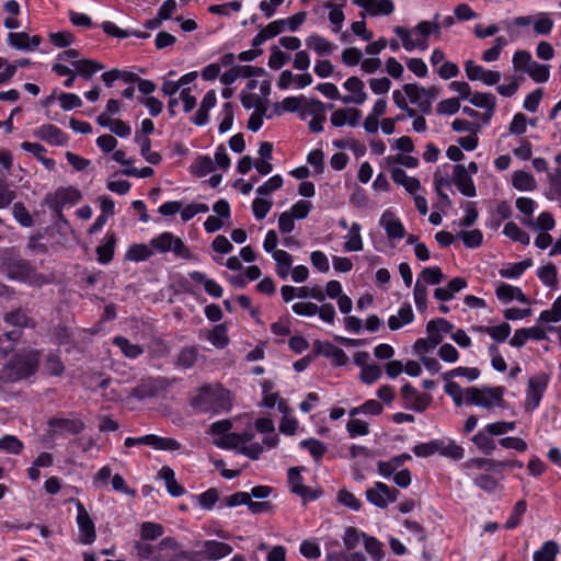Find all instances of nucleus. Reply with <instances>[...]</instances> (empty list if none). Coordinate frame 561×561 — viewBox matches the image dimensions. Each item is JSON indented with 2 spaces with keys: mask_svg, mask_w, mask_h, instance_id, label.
Segmentation results:
<instances>
[{
  "mask_svg": "<svg viewBox=\"0 0 561 561\" xmlns=\"http://www.w3.org/2000/svg\"><path fill=\"white\" fill-rule=\"evenodd\" d=\"M306 46L314 50L320 56H328L336 48V46L319 34H311L306 39Z\"/></svg>",
  "mask_w": 561,
  "mask_h": 561,
  "instance_id": "25",
  "label": "nucleus"
},
{
  "mask_svg": "<svg viewBox=\"0 0 561 561\" xmlns=\"http://www.w3.org/2000/svg\"><path fill=\"white\" fill-rule=\"evenodd\" d=\"M279 34L276 26L273 25V23H268L266 26L261 28V31L253 37L252 39V46L259 47L266 41L277 36Z\"/></svg>",
  "mask_w": 561,
  "mask_h": 561,
  "instance_id": "62",
  "label": "nucleus"
},
{
  "mask_svg": "<svg viewBox=\"0 0 561 561\" xmlns=\"http://www.w3.org/2000/svg\"><path fill=\"white\" fill-rule=\"evenodd\" d=\"M413 296L417 310L421 312L425 311L427 308V288L420 279H416Z\"/></svg>",
  "mask_w": 561,
  "mask_h": 561,
  "instance_id": "61",
  "label": "nucleus"
},
{
  "mask_svg": "<svg viewBox=\"0 0 561 561\" xmlns=\"http://www.w3.org/2000/svg\"><path fill=\"white\" fill-rule=\"evenodd\" d=\"M72 502H76L77 506V524L79 528V541L83 545H91L95 541L96 533L95 526L90 517L88 511L83 506V504L75 499H71Z\"/></svg>",
  "mask_w": 561,
  "mask_h": 561,
  "instance_id": "10",
  "label": "nucleus"
},
{
  "mask_svg": "<svg viewBox=\"0 0 561 561\" xmlns=\"http://www.w3.org/2000/svg\"><path fill=\"white\" fill-rule=\"evenodd\" d=\"M512 183L518 191H534L536 188V181L534 176L525 171L514 172Z\"/></svg>",
  "mask_w": 561,
  "mask_h": 561,
  "instance_id": "38",
  "label": "nucleus"
},
{
  "mask_svg": "<svg viewBox=\"0 0 561 561\" xmlns=\"http://www.w3.org/2000/svg\"><path fill=\"white\" fill-rule=\"evenodd\" d=\"M468 101L476 107L495 111L496 99L492 93H471Z\"/></svg>",
  "mask_w": 561,
  "mask_h": 561,
  "instance_id": "41",
  "label": "nucleus"
},
{
  "mask_svg": "<svg viewBox=\"0 0 561 561\" xmlns=\"http://www.w3.org/2000/svg\"><path fill=\"white\" fill-rule=\"evenodd\" d=\"M301 105V99L297 96H287L280 103L274 104V112L276 115H282L283 112L295 113Z\"/></svg>",
  "mask_w": 561,
  "mask_h": 561,
  "instance_id": "55",
  "label": "nucleus"
},
{
  "mask_svg": "<svg viewBox=\"0 0 561 561\" xmlns=\"http://www.w3.org/2000/svg\"><path fill=\"white\" fill-rule=\"evenodd\" d=\"M49 432L51 436L75 435L84 428V424L80 420L53 417L48 421Z\"/></svg>",
  "mask_w": 561,
  "mask_h": 561,
  "instance_id": "14",
  "label": "nucleus"
},
{
  "mask_svg": "<svg viewBox=\"0 0 561 561\" xmlns=\"http://www.w3.org/2000/svg\"><path fill=\"white\" fill-rule=\"evenodd\" d=\"M319 352L323 356L331 358L336 366H344L348 362V357L345 352L332 343H324L319 347Z\"/></svg>",
  "mask_w": 561,
  "mask_h": 561,
  "instance_id": "30",
  "label": "nucleus"
},
{
  "mask_svg": "<svg viewBox=\"0 0 561 561\" xmlns=\"http://www.w3.org/2000/svg\"><path fill=\"white\" fill-rule=\"evenodd\" d=\"M135 141L140 146V153L146 159V161L151 164H159L161 162V154L151 150V141L148 137L136 133Z\"/></svg>",
  "mask_w": 561,
  "mask_h": 561,
  "instance_id": "28",
  "label": "nucleus"
},
{
  "mask_svg": "<svg viewBox=\"0 0 561 561\" xmlns=\"http://www.w3.org/2000/svg\"><path fill=\"white\" fill-rule=\"evenodd\" d=\"M442 448V440L434 439L427 443H421L413 447V453L417 457H430L435 453H438Z\"/></svg>",
  "mask_w": 561,
  "mask_h": 561,
  "instance_id": "54",
  "label": "nucleus"
},
{
  "mask_svg": "<svg viewBox=\"0 0 561 561\" xmlns=\"http://www.w3.org/2000/svg\"><path fill=\"white\" fill-rule=\"evenodd\" d=\"M559 552L560 547L556 541H546L541 548L534 553V561H556Z\"/></svg>",
  "mask_w": 561,
  "mask_h": 561,
  "instance_id": "33",
  "label": "nucleus"
},
{
  "mask_svg": "<svg viewBox=\"0 0 561 561\" xmlns=\"http://www.w3.org/2000/svg\"><path fill=\"white\" fill-rule=\"evenodd\" d=\"M232 547L217 540H206L201 543V549L190 551L188 561H216L229 556Z\"/></svg>",
  "mask_w": 561,
  "mask_h": 561,
  "instance_id": "6",
  "label": "nucleus"
},
{
  "mask_svg": "<svg viewBox=\"0 0 561 561\" xmlns=\"http://www.w3.org/2000/svg\"><path fill=\"white\" fill-rule=\"evenodd\" d=\"M383 411L382 404L374 399L367 400L362 405L350 410V416L355 417L358 414L379 415Z\"/></svg>",
  "mask_w": 561,
  "mask_h": 561,
  "instance_id": "36",
  "label": "nucleus"
},
{
  "mask_svg": "<svg viewBox=\"0 0 561 561\" xmlns=\"http://www.w3.org/2000/svg\"><path fill=\"white\" fill-rule=\"evenodd\" d=\"M287 476L290 491L300 496L302 500L313 501L321 496L322 492L320 490H313L302 484V478L299 468L291 467L288 470Z\"/></svg>",
  "mask_w": 561,
  "mask_h": 561,
  "instance_id": "13",
  "label": "nucleus"
},
{
  "mask_svg": "<svg viewBox=\"0 0 561 561\" xmlns=\"http://www.w3.org/2000/svg\"><path fill=\"white\" fill-rule=\"evenodd\" d=\"M346 431L350 437L365 436L369 433V425L360 419H351L346 424Z\"/></svg>",
  "mask_w": 561,
  "mask_h": 561,
  "instance_id": "57",
  "label": "nucleus"
},
{
  "mask_svg": "<svg viewBox=\"0 0 561 561\" xmlns=\"http://www.w3.org/2000/svg\"><path fill=\"white\" fill-rule=\"evenodd\" d=\"M457 238L461 239L467 248H478L482 244L483 234L479 229L469 231H460L457 233Z\"/></svg>",
  "mask_w": 561,
  "mask_h": 561,
  "instance_id": "53",
  "label": "nucleus"
},
{
  "mask_svg": "<svg viewBox=\"0 0 561 561\" xmlns=\"http://www.w3.org/2000/svg\"><path fill=\"white\" fill-rule=\"evenodd\" d=\"M126 447H134L137 445L151 446L157 450H179L181 444L171 437H160L154 434L145 435L141 437H127L124 442Z\"/></svg>",
  "mask_w": 561,
  "mask_h": 561,
  "instance_id": "8",
  "label": "nucleus"
},
{
  "mask_svg": "<svg viewBox=\"0 0 561 561\" xmlns=\"http://www.w3.org/2000/svg\"><path fill=\"white\" fill-rule=\"evenodd\" d=\"M171 241H174V234L165 231L152 238L150 240V247L160 253H167L171 251Z\"/></svg>",
  "mask_w": 561,
  "mask_h": 561,
  "instance_id": "52",
  "label": "nucleus"
},
{
  "mask_svg": "<svg viewBox=\"0 0 561 561\" xmlns=\"http://www.w3.org/2000/svg\"><path fill=\"white\" fill-rule=\"evenodd\" d=\"M38 365V351L31 350L15 354L0 368V391L5 385L19 382L35 375Z\"/></svg>",
  "mask_w": 561,
  "mask_h": 561,
  "instance_id": "2",
  "label": "nucleus"
},
{
  "mask_svg": "<svg viewBox=\"0 0 561 561\" xmlns=\"http://www.w3.org/2000/svg\"><path fill=\"white\" fill-rule=\"evenodd\" d=\"M364 536H366V534L359 531L355 527H347L343 535V542L345 548L347 550L355 549L358 546L360 539L364 540Z\"/></svg>",
  "mask_w": 561,
  "mask_h": 561,
  "instance_id": "59",
  "label": "nucleus"
},
{
  "mask_svg": "<svg viewBox=\"0 0 561 561\" xmlns=\"http://www.w3.org/2000/svg\"><path fill=\"white\" fill-rule=\"evenodd\" d=\"M344 88L351 92V95H345L342 98L344 104H356L360 105L367 100V93L365 92V84L358 77H350L344 82Z\"/></svg>",
  "mask_w": 561,
  "mask_h": 561,
  "instance_id": "16",
  "label": "nucleus"
},
{
  "mask_svg": "<svg viewBox=\"0 0 561 561\" xmlns=\"http://www.w3.org/2000/svg\"><path fill=\"white\" fill-rule=\"evenodd\" d=\"M453 183L457 186L459 192L468 197L477 195V190L463 164H456L453 172Z\"/></svg>",
  "mask_w": 561,
  "mask_h": 561,
  "instance_id": "15",
  "label": "nucleus"
},
{
  "mask_svg": "<svg viewBox=\"0 0 561 561\" xmlns=\"http://www.w3.org/2000/svg\"><path fill=\"white\" fill-rule=\"evenodd\" d=\"M402 90L410 99L411 103L416 104L423 114H430L432 112V105H430L426 96L421 93L422 87L415 83H405Z\"/></svg>",
  "mask_w": 561,
  "mask_h": 561,
  "instance_id": "22",
  "label": "nucleus"
},
{
  "mask_svg": "<svg viewBox=\"0 0 561 561\" xmlns=\"http://www.w3.org/2000/svg\"><path fill=\"white\" fill-rule=\"evenodd\" d=\"M198 357V351L195 346L183 347L176 358L175 365L184 369L192 368Z\"/></svg>",
  "mask_w": 561,
  "mask_h": 561,
  "instance_id": "37",
  "label": "nucleus"
},
{
  "mask_svg": "<svg viewBox=\"0 0 561 561\" xmlns=\"http://www.w3.org/2000/svg\"><path fill=\"white\" fill-rule=\"evenodd\" d=\"M154 254L150 244L136 243L129 247L125 254V260L133 262H142L148 260Z\"/></svg>",
  "mask_w": 561,
  "mask_h": 561,
  "instance_id": "29",
  "label": "nucleus"
},
{
  "mask_svg": "<svg viewBox=\"0 0 561 561\" xmlns=\"http://www.w3.org/2000/svg\"><path fill=\"white\" fill-rule=\"evenodd\" d=\"M444 278L445 275L439 266L424 267L417 277L421 283L425 284V287L427 285H438Z\"/></svg>",
  "mask_w": 561,
  "mask_h": 561,
  "instance_id": "34",
  "label": "nucleus"
},
{
  "mask_svg": "<svg viewBox=\"0 0 561 561\" xmlns=\"http://www.w3.org/2000/svg\"><path fill=\"white\" fill-rule=\"evenodd\" d=\"M380 226L383 227L389 240L402 239L405 230L401 220L390 210H386L380 218Z\"/></svg>",
  "mask_w": 561,
  "mask_h": 561,
  "instance_id": "17",
  "label": "nucleus"
},
{
  "mask_svg": "<svg viewBox=\"0 0 561 561\" xmlns=\"http://www.w3.org/2000/svg\"><path fill=\"white\" fill-rule=\"evenodd\" d=\"M440 14L436 12L431 21L422 20L414 27L396 26L393 32L399 36L405 50H426L428 37L440 38Z\"/></svg>",
  "mask_w": 561,
  "mask_h": 561,
  "instance_id": "1",
  "label": "nucleus"
},
{
  "mask_svg": "<svg viewBox=\"0 0 561 561\" xmlns=\"http://www.w3.org/2000/svg\"><path fill=\"white\" fill-rule=\"evenodd\" d=\"M45 369L51 376H61L65 370V366L56 353H49L45 362Z\"/></svg>",
  "mask_w": 561,
  "mask_h": 561,
  "instance_id": "63",
  "label": "nucleus"
},
{
  "mask_svg": "<svg viewBox=\"0 0 561 561\" xmlns=\"http://www.w3.org/2000/svg\"><path fill=\"white\" fill-rule=\"evenodd\" d=\"M5 276L15 282L41 286L46 283L45 276L37 273L35 267L25 259H11L2 264Z\"/></svg>",
  "mask_w": 561,
  "mask_h": 561,
  "instance_id": "4",
  "label": "nucleus"
},
{
  "mask_svg": "<svg viewBox=\"0 0 561 561\" xmlns=\"http://www.w3.org/2000/svg\"><path fill=\"white\" fill-rule=\"evenodd\" d=\"M548 382L549 376L545 373H539L528 379V388L525 400L526 410L533 411L539 405Z\"/></svg>",
  "mask_w": 561,
  "mask_h": 561,
  "instance_id": "9",
  "label": "nucleus"
},
{
  "mask_svg": "<svg viewBox=\"0 0 561 561\" xmlns=\"http://www.w3.org/2000/svg\"><path fill=\"white\" fill-rule=\"evenodd\" d=\"M231 396L220 385H207L191 399V407L197 413L218 414L231 409Z\"/></svg>",
  "mask_w": 561,
  "mask_h": 561,
  "instance_id": "3",
  "label": "nucleus"
},
{
  "mask_svg": "<svg viewBox=\"0 0 561 561\" xmlns=\"http://www.w3.org/2000/svg\"><path fill=\"white\" fill-rule=\"evenodd\" d=\"M364 547L367 553L375 560L381 561L385 557V551L382 549V543L371 536H364Z\"/></svg>",
  "mask_w": 561,
  "mask_h": 561,
  "instance_id": "45",
  "label": "nucleus"
},
{
  "mask_svg": "<svg viewBox=\"0 0 561 561\" xmlns=\"http://www.w3.org/2000/svg\"><path fill=\"white\" fill-rule=\"evenodd\" d=\"M164 533V528L162 525L152 523V522H144L140 525V539L141 540H156Z\"/></svg>",
  "mask_w": 561,
  "mask_h": 561,
  "instance_id": "43",
  "label": "nucleus"
},
{
  "mask_svg": "<svg viewBox=\"0 0 561 561\" xmlns=\"http://www.w3.org/2000/svg\"><path fill=\"white\" fill-rule=\"evenodd\" d=\"M414 314L410 304L403 305L398 316H391L388 320L389 329L392 331L399 330L404 324H409L413 321Z\"/></svg>",
  "mask_w": 561,
  "mask_h": 561,
  "instance_id": "27",
  "label": "nucleus"
},
{
  "mask_svg": "<svg viewBox=\"0 0 561 561\" xmlns=\"http://www.w3.org/2000/svg\"><path fill=\"white\" fill-rule=\"evenodd\" d=\"M192 168L197 176H204L215 171V163L210 157L199 156Z\"/></svg>",
  "mask_w": 561,
  "mask_h": 561,
  "instance_id": "58",
  "label": "nucleus"
},
{
  "mask_svg": "<svg viewBox=\"0 0 561 561\" xmlns=\"http://www.w3.org/2000/svg\"><path fill=\"white\" fill-rule=\"evenodd\" d=\"M491 434L488 432L480 431L473 437L472 442L474 445L485 455H490L496 448L495 442L490 437Z\"/></svg>",
  "mask_w": 561,
  "mask_h": 561,
  "instance_id": "42",
  "label": "nucleus"
},
{
  "mask_svg": "<svg viewBox=\"0 0 561 561\" xmlns=\"http://www.w3.org/2000/svg\"><path fill=\"white\" fill-rule=\"evenodd\" d=\"M503 232L510 239L520 242L522 244H528L530 237L527 232L522 230L515 222L510 221L504 226Z\"/></svg>",
  "mask_w": 561,
  "mask_h": 561,
  "instance_id": "49",
  "label": "nucleus"
},
{
  "mask_svg": "<svg viewBox=\"0 0 561 561\" xmlns=\"http://www.w3.org/2000/svg\"><path fill=\"white\" fill-rule=\"evenodd\" d=\"M23 447V443L14 435H5L0 438V450L8 454L19 455Z\"/></svg>",
  "mask_w": 561,
  "mask_h": 561,
  "instance_id": "51",
  "label": "nucleus"
},
{
  "mask_svg": "<svg viewBox=\"0 0 561 561\" xmlns=\"http://www.w3.org/2000/svg\"><path fill=\"white\" fill-rule=\"evenodd\" d=\"M454 330V324L444 318H436L426 324V332L428 335L438 336L443 341L444 333H450Z\"/></svg>",
  "mask_w": 561,
  "mask_h": 561,
  "instance_id": "31",
  "label": "nucleus"
},
{
  "mask_svg": "<svg viewBox=\"0 0 561 561\" xmlns=\"http://www.w3.org/2000/svg\"><path fill=\"white\" fill-rule=\"evenodd\" d=\"M81 199V193L78 188L69 186L56 191L54 197L47 196L46 201L59 218H62V208L66 204H76Z\"/></svg>",
  "mask_w": 561,
  "mask_h": 561,
  "instance_id": "12",
  "label": "nucleus"
},
{
  "mask_svg": "<svg viewBox=\"0 0 561 561\" xmlns=\"http://www.w3.org/2000/svg\"><path fill=\"white\" fill-rule=\"evenodd\" d=\"M35 136L53 146H64L68 142V136L57 126L45 124L41 126Z\"/></svg>",
  "mask_w": 561,
  "mask_h": 561,
  "instance_id": "19",
  "label": "nucleus"
},
{
  "mask_svg": "<svg viewBox=\"0 0 561 561\" xmlns=\"http://www.w3.org/2000/svg\"><path fill=\"white\" fill-rule=\"evenodd\" d=\"M9 44L20 50H32L39 46L42 39L39 36H28L25 32L19 33H9L8 34Z\"/></svg>",
  "mask_w": 561,
  "mask_h": 561,
  "instance_id": "21",
  "label": "nucleus"
},
{
  "mask_svg": "<svg viewBox=\"0 0 561 561\" xmlns=\"http://www.w3.org/2000/svg\"><path fill=\"white\" fill-rule=\"evenodd\" d=\"M300 447L307 449L317 461L320 460L328 450L327 446L316 438L301 440Z\"/></svg>",
  "mask_w": 561,
  "mask_h": 561,
  "instance_id": "47",
  "label": "nucleus"
},
{
  "mask_svg": "<svg viewBox=\"0 0 561 561\" xmlns=\"http://www.w3.org/2000/svg\"><path fill=\"white\" fill-rule=\"evenodd\" d=\"M135 554L139 560L154 561L156 545H151L146 540H137L134 543Z\"/></svg>",
  "mask_w": 561,
  "mask_h": 561,
  "instance_id": "50",
  "label": "nucleus"
},
{
  "mask_svg": "<svg viewBox=\"0 0 561 561\" xmlns=\"http://www.w3.org/2000/svg\"><path fill=\"white\" fill-rule=\"evenodd\" d=\"M72 65L75 66L78 73L85 79L91 78V76L94 75L96 71L104 69V66L102 64L91 59H80L73 61Z\"/></svg>",
  "mask_w": 561,
  "mask_h": 561,
  "instance_id": "40",
  "label": "nucleus"
},
{
  "mask_svg": "<svg viewBox=\"0 0 561 561\" xmlns=\"http://www.w3.org/2000/svg\"><path fill=\"white\" fill-rule=\"evenodd\" d=\"M190 277L198 283L202 284L206 290V293L215 298H220L222 296V288L221 286L215 282L214 279L207 278V276L198 271H194L190 273Z\"/></svg>",
  "mask_w": 561,
  "mask_h": 561,
  "instance_id": "26",
  "label": "nucleus"
},
{
  "mask_svg": "<svg viewBox=\"0 0 561 561\" xmlns=\"http://www.w3.org/2000/svg\"><path fill=\"white\" fill-rule=\"evenodd\" d=\"M116 236L114 232H107L103 242L96 247L98 261L101 264H108L114 256Z\"/></svg>",
  "mask_w": 561,
  "mask_h": 561,
  "instance_id": "23",
  "label": "nucleus"
},
{
  "mask_svg": "<svg viewBox=\"0 0 561 561\" xmlns=\"http://www.w3.org/2000/svg\"><path fill=\"white\" fill-rule=\"evenodd\" d=\"M400 492L388 486L383 482H375L374 488L366 491L367 501L379 508H385L389 503L397 501Z\"/></svg>",
  "mask_w": 561,
  "mask_h": 561,
  "instance_id": "11",
  "label": "nucleus"
},
{
  "mask_svg": "<svg viewBox=\"0 0 561 561\" xmlns=\"http://www.w3.org/2000/svg\"><path fill=\"white\" fill-rule=\"evenodd\" d=\"M353 3L373 16L390 15L394 11L391 0H353Z\"/></svg>",
  "mask_w": 561,
  "mask_h": 561,
  "instance_id": "18",
  "label": "nucleus"
},
{
  "mask_svg": "<svg viewBox=\"0 0 561 561\" xmlns=\"http://www.w3.org/2000/svg\"><path fill=\"white\" fill-rule=\"evenodd\" d=\"M3 321L18 329L35 328V320L28 314V311L22 308L14 309L3 314Z\"/></svg>",
  "mask_w": 561,
  "mask_h": 561,
  "instance_id": "20",
  "label": "nucleus"
},
{
  "mask_svg": "<svg viewBox=\"0 0 561 561\" xmlns=\"http://www.w3.org/2000/svg\"><path fill=\"white\" fill-rule=\"evenodd\" d=\"M360 229L362 227L358 222H353L352 226L350 227V232L344 243V249L346 251L357 252L363 250Z\"/></svg>",
  "mask_w": 561,
  "mask_h": 561,
  "instance_id": "32",
  "label": "nucleus"
},
{
  "mask_svg": "<svg viewBox=\"0 0 561 561\" xmlns=\"http://www.w3.org/2000/svg\"><path fill=\"white\" fill-rule=\"evenodd\" d=\"M516 208L525 215L522 222L527 226H534L531 216L535 209V202L529 197H518L516 199Z\"/></svg>",
  "mask_w": 561,
  "mask_h": 561,
  "instance_id": "48",
  "label": "nucleus"
},
{
  "mask_svg": "<svg viewBox=\"0 0 561 561\" xmlns=\"http://www.w3.org/2000/svg\"><path fill=\"white\" fill-rule=\"evenodd\" d=\"M526 73L538 83H543L549 80L550 77V66L549 65H540L537 61H533L530 67L527 68Z\"/></svg>",
  "mask_w": 561,
  "mask_h": 561,
  "instance_id": "44",
  "label": "nucleus"
},
{
  "mask_svg": "<svg viewBox=\"0 0 561 561\" xmlns=\"http://www.w3.org/2000/svg\"><path fill=\"white\" fill-rule=\"evenodd\" d=\"M113 343L128 358H137L144 352L142 347L140 345L130 343V341L124 336L114 337Z\"/></svg>",
  "mask_w": 561,
  "mask_h": 561,
  "instance_id": "39",
  "label": "nucleus"
},
{
  "mask_svg": "<svg viewBox=\"0 0 561 561\" xmlns=\"http://www.w3.org/2000/svg\"><path fill=\"white\" fill-rule=\"evenodd\" d=\"M503 387H484L482 389L469 387L465 390L466 404H473L485 409L500 405L503 400Z\"/></svg>",
  "mask_w": 561,
  "mask_h": 561,
  "instance_id": "5",
  "label": "nucleus"
},
{
  "mask_svg": "<svg viewBox=\"0 0 561 561\" xmlns=\"http://www.w3.org/2000/svg\"><path fill=\"white\" fill-rule=\"evenodd\" d=\"M290 57L282 51L277 46L271 47V55L268 58V67L278 70L280 69L286 62H288Z\"/></svg>",
  "mask_w": 561,
  "mask_h": 561,
  "instance_id": "64",
  "label": "nucleus"
},
{
  "mask_svg": "<svg viewBox=\"0 0 561 561\" xmlns=\"http://www.w3.org/2000/svg\"><path fill=\"white\" fill-rule=\"evenodd\" d=\"M496 297L503 302H510L514 299L528 304L527 297L524 295L519 287H514L512 285L501 283L495 289Z\"/></svg>",
  "mask_w": 561,
  "mask_h": 561,
  "instance_id": "24",
  "label": "nucleus"
},
{
  "mask_svg": "<svg viewBox=\"0 0 561 561\" xmlns=\"http://www.w3.org/2000/svg\"><path fill=\"white\" fill-rule=\"evenodd\" d=\"M324 7L330 9L329 21L333 25V32L337 33L341 31L345 15L341 8L334 7L331 1L324 3Z\"/></svg>",
  "mask_w": 561,
  "mask_h": 561,
  "instance_id": "60",
  "label": "nucleus"
},
{
  "mask_svg": "<svg viewBox=\"0 0 561 561\" xmlns=\"http://www.w3.org/2000/svg\"><path fill=\"white\" fill-rule=\"evenodd\" d=\"M273 259L277 264V275L280 278H286L293 264L291 255L284 250H277L273 252Z\"/></svg>",
  "mask_w": 561,
  "mask_h": 561,
  "instance_id": "35",
  "label": "nucleus"
},
{
  "mask_svg": "<svg viewBox=\"0 0 561 561\" xmlns=\"http://www.w3.org/2000/svg\"><path fill=\"white\" fill-rule=\"evenodd\" d=\"M208 341L217 348H224L229 343L227 329L222 324L216 325L207 336Z\"/></svg>",
  "mask_w": 561,
  "mask_h": 561,
  "instance_id": "46",
  "label": "nucleus"
},
{
  "mask_svg": "<svg viewBox=\"0 0 561 561\" xmlns=\"http://www.w3.org/2000/svg\"><path fill=\"white\" fill-rule=\"evenodd\" d=\"M188 556L190 551L182 550L172 537H165L156 545L154 561H188Z\"/></svg>",
  "mask_w": 561,
  "mask_h": 561,
  "instance_id": "7",
  "label": "nucleus"
},
{
  "mask_svg": "<svg viewBox=\"0 0 561 561\" xmlns=\"http://www.w3.org/2000/svg\"><path fill=\"white\" fill-rule=\"evenodd\" d=\"M553 20L547 13H539L534 18V30L538 35H548L553 28Z\"/></svg>",
  "mask_w": 561,
  "mask_h": 561,
  "instance_id": "56",
  "label": "nucleus"
}]
</instances>
